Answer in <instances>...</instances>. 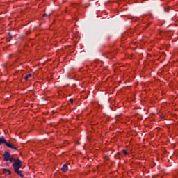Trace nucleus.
Masks as SVG:
<instances>
[{
    "mask_svg": "<svg viewBox=\"0 0 178 178\" xmlns=\"http://www.w3.org/2000/svg\"><path fill=\"white\" fill-rule=\"evenodd\" d=\"M3 159L5 162H13L15 161V158H13V156L10 155V153L8 151H6L3 154Z\"/></svg>",
    "mask_w": 178,
    "mask_h": 178,
    "instance_id": "1",
    "label": "nucleus"
},
{
    "mask_svg": "<svg viewBox=\"0 0 178 178\" xmlns=\"http://www.w3.org/2000/svg\"><path fill=\"white\" fill-rule=\"evenodd\" d=\"M13 168H14V170H19L22 168V161L20 159L15 160L14 159V161H13Z\"/></svg>",
    "mask_w": 178,
    "mask_h": 178,
    "instance_id": "2",
    "label": "nucleus"
},
{
    "mask_svg": "<svg viewBox=\"0 0 178 178\" xmlns=\"http://www.w3.org/2000/svg\"><path fill=\"white\" fill-rule=\"evenodd\" d=\"M2 144H5L6 147H8V148H11V149H15V151H17V147H15V145L6 142V139H4V142H3Z\"/></svg>",
    "mask_w": 178,
    "mask_h": 178,
    "instance_id": "3",
    "label": "nucleus"
},
{
    "mask_svg": "<svg viewBox=\"0 0 178 178\" xmlns=\"http://www.w3.org/2000/svg\"><path fill=\"white\" fill-rule=\"evenodd\" d=\"M3 175H5V176H9V175H10V173H12V172L10 171V170L3 168Z\"/></svg>",
    "mask_w": 178,
    "mask_h": 178,
    "instance_id": "4",
    "label": "nucleus"
},
{
    "mask_svg": "<svg viewBox=\"0 0 178 178\" xmlns=\"http://www.w3.org/2000/svg\"><path fill=\"white\" fill-rule=\"evenodd\" d=\"M14 171L15 172V173H17V175L20 176V177H22V178L24 177V175H23V172L22 171H20L19 170H14Z\"/></svg>",
    "mask_w": 178,
    "mask_h": 178,
    "instance_id": "5",
    "label": "nucleus"
},
{
    "mask_svg": "<svg viewBox=\"0 0 178 178\" xmlns=\"http://www.w3.org/2000/svg\"><path fill=\"white\" fill-rule=\"evenodd\" d=\"M67 169H68V167L66 165H63V167L61 168V170L63 172H67Z\"/></svg>",
    "mask_w": 178,
    "mask_h": 178,
    "instance_id": "6",
    "label": "nucleus"
},
{
    "mask_svg": "<svg viewBox=\"0 0 178 178\" xmlns=\"http://www.w3.org/2000/svg\"><path fill=\"white\" fill-rule=\"evenodd\" d=\"M2 143H5V136L0 137V145H2Z\"/></svg>",
    "mask_w": 178,
    "mask_h": 178,
    "instance_id": "7",
    "label": "nucleus"
},
{
    "mask_svg": "<svg viewBox=\"0 0 178 178\" xmlns=\"http://www.w3.org/2000/svg\"><path fill=\"white\" fill-rule=\"evenodd\" d=\"M10 38H12V35L9 34V38L7 39V41L10 42Z\"/></svg>",
    "mask_w": 178,
    "mask_h": 178,
    "instance_id": "8",
    "label": "nucleus"
},
{
    "mask_svg": "<svg viewBox=\"0 0 178 178\" xmlns=\"http://www.w3.org/2000/svg\"><path fill=\"white\" fill-rule=\"evenodd\" d=\"M26 76H28V79H30V78L33 77V74H27Z\"/></svg>",
    "mask_w": 178,
    "mask_h": 178,
    "instance_id": "9",
    "label": "nucleus"
},
{
    "mask_svg": "<svg viewBox=\"0 0 178 178\" xmlns=\"http://www.w3.org/2000/svg\"><path fill=\"white\" fill-rule=\"evenodd\" d=\"M122 153L124 154V155H127V151L126 150H122Z\"/></svg>",
    "mask_w": 178,
    "mask_h": 178,
    "instance_id": "10",
    "label": "nucleus"
},
{
    "mask_svg": "<svg viewBox=\"0 0 178 178\" xmlns=\"http://www.w3.org/2000/svg\"><path fill=\"white\" fill-rule=\"evenodd\" d=\"M24 80H26V81H27V80H29V76L27 75L24 77Z\"/></svg>",
    "mask_w": 178,
    "mask_h": 178,
    "instance_id": "11",
    "label": "nucleus"
},
{
    "mask_svg": "<svg viewBox=\"0 0 178 178\" xmlns=\"http://www.w3.org/2000/svg\"><path fill=\"white\" fill-rule=\"evenodd\" d=\"M47 16H48L47 14H45V13H44V14L43 15V17H47Z\"/></svg>",
    "mask_w": 178,
    "mask_h": 178,
    "instance_id": "12",
    "label": "nucleus"
},
{
    "mask_svg": "<svg viewBox=\"0 0 178 178\" xmlns=\"http://www.w3.org/2000/svg\"><path fill=\"white\" fill-rule=\"evenodd\" d=\"M70 102H71V104H73V99H70Z\"/></svg>",
    "mask_w": 178,
    "mask_h": 178,
    "instance_id": "13",
    "label": "nucleus"
},
{
    "mask_svg": "<svg viewBox=\"0 0 178 178\" xmlns=\"http://www.w3.org/2000/svg\"><path fill=\"white\" fill-rule=\"evenodd\" d=\"M29 34H30V31L26 32V35H29Z\"/></svg>",
    "mask_w": 178,
    "mask_h": 178,
    "instance_id": "14",
    "label": "nucleus"
},
{
    "mask_svg": "<svg viewBox=\"0 0 178 178\" xmlns=\"http://www.w3.org/2000/svg\"><path fill=\"white\" fill-rule=\"evenodd\" d=\"M165 12H168V10H167L166 8H164Z\"/></svg>",
    "mask_w": 178,
    "mask_h": 178,
    "instance_id": "15",
    "label": "nucleus"
}]
</instances>
